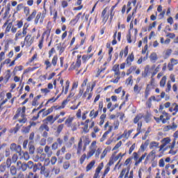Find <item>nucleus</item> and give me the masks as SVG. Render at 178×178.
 Wrapping results in <instances>:
<instances>
[{"instance_id":"obj_54","label":"nucleus","mask_w":178,"mask_h":178,"mask_svg":"<svg viewBox=\"0 0 178 178\" xmlns=\"http://www.w3.org/2000/svg\"><path fill=\"white\" fill-rule=\"evenodd\" d=\"M27 29H29V25H27V23H25L22 31L23 37L27 35Z\"/></svg>"},{"instance_id":"obj_46","label":"nucleus","mask_w":178,"mask_h":178,"mask_svg":"<svg viewBox=\"0 0 178 178\" xmlns=\"http://www.w3.org/2000/svg\"><path fill=\"white\" fill-rule=\"evenodd\" d=\"M137 13V8L134 9V11L131 14H129L127 17V22L130 23V20H131V18H134V14Z\"/></svg>"},{"instance_id":"obj_40","label":"nucleus","mask_w":178,"mask_h":178,"mask_svg":"<svg viewBox=\"0 0 178 178\" xmlns=\"http://www.w3.org/2000/svg\"><path fill=\"white\" fill-rule=\"evenodd\" d=\"M166 80H168V77L166 76H163L161 78V79L159 82V85L161 88H165V86H166Z\"/></svg>"},{"instance_id":"obj_15","label":"nucleus","mask_w":178,"mask_h":178,"mask_svg":"<svg viewBox=\"0 0 178 178\" xmlns=\"http://www.w3.org/2000/svg\"><path fill=\"white\" fill-rule=\"evenodd\" d=\"M44 130H45V131H44ZM39 131H40V133L44 131L42 136L47 138V137H48V131H49V127L47 124H42L39 127Z\"/></svg>"},{"instance_id":"obj_55","label":"nucleus","mask_w":178,"mask_h":178,"mask_svg":"<svg viewBox=\"0 0 178 178\" xmlns=\"http://www.w3.org/2000/svg\"><path fill=\"white\" fill-rule=\"evenodd\" d=\"M124 154H122V153H119L118 155L115 156V155H112L111 158L116 162L117 161H118L119 158H120V159H122L123 158Z\"/></svg>"},{"instance_id":"obj_18","label":"nucleus","mask_w":178,"mask_h":178,"mask_svg":"<svg viewBox=\"0 0 178 178\" xmlns=\"http://www.w3.org/2000/svg\"><path fill=\"white\" fill-rule=\"evenodd\" d=\"M108 10H109V7L106 6L102 12V22L105 24L109 19V15L106 14Z\"/></svg>"},{"instance_id":"obj_14","label":"nucleus","mask_w":178,"mask_h":178,"mask_svg":"<svg viewBox=\"0 0 178 178\" xmlns=\"http://www.w3.org/2000/svg\"><path fill=\"white\" fill-rule=\"evenodd\" d=\"M45 18V16H43L42 13L39 12L36 14L34 19V24H38L40 23V24H42L44 23V19Z\"/></svg>"},{"instance_id":"obj_1","label":"nucleus","mask_w":178,"mask_h":178,"mask_svg":"<svg viewBox=\"0 0 178 178\" xmlns=\"http://www.w3.org/2000/svg\"><path fill=\"white\" fill-rule=\"evenodd\" d=\"M91 143V139H90L89 136H82L79 138L77 147H76V154L80 155L81 151L83 152L87 149V146L90 145Z\"/></svg>"},{"instance_id":"obj_20","label":"nucleus","mask_w":178,"mask_h":178,"mask_svg":"<svg viewBox=\"0 0 178 178\" xmlns=\"http://www.w3.org/2000/svg\"><path fill=\"white\" fill-rule=\"evenodd\" d=\"M60 84L63 87L62 93L64 92V94L66 95V94H67V92L69 91V87H70V81L69 80H67L65 82V86H63V79H60Z\"/></svg>"},{"instance_id":"obj_17","label":"nucleus","mask_w":178,"mask_h":178,"mask_svg":"<svg viewBox=\"0 0 178 178\" xmlns=\"http://www.w3.org/2000/svg\"><path fill=\"white\" fill-rule=\"evenodd\" d=\"M10 149L11 151H15L20 156L23 155V152H22V146L17 145L16 143H12L10 145Z\"/></svg>"},{"instance_id":"obj_51","label":"nucleus","mask_w":178,"mask_h":178,"mask_svg":"<svg viewBox=\"0 0 178 178\" xmlns=\"http://www.w3.org/2000/svg\"><path fill=\"white\" fill-rule=\"evenodd\" d=\"M113 70L114 71L115 76H120V70H119V65H114L113 67Z\"/></svg>"},{"instance_id":"obj_16","label":"nucleus","mask_w":178,"mask_h":178,"mask_svg":"<svg viewBox=\"0 0 178 178\" xmlns=\"http://www.w3.org/2000/svg\"><path fill=\"white\" fill-rule=\"evenodd\" d=\"M155 158H156V151L155 149H153L146 156L144 162L145 165H147V163H148V161H149V159H151V161H155Z\"/></svg>"},{"instance_id":"obj_63","label":"nucleus","mask_w":178,"mask_h":178,"mask_svg":"<svg viewBox=\"0 0 178 178\" xmlns=\"http://www.w3.org/2000/svg\"><path fill=\"white\" fill-rule=\"evenodd\" d=\"M23 10L25 16L27 17L29 15H30V7L25 6L23 8Z\"/></svg>"},{"instance_id":"obj_9","label":"nucleus","mask_w":178,"mask_h":178,"mask_svg":"<svg viewBox=\"0 0 178 178\" xmlns=\"http://www.w3.org/2000/svg\"><path fill=\"white\" fill-rule=\"evenodd\" d=\"M170 118H172V116H170L169 113H166V111H163V115H160L159 118L154 117V120H156L157 123L161 121L163 124H165L168 120H170Z\"/></svg>"},{"instance_id":"obj_58","label":"nucleus","mask_w":178,"mask_h":178,"mask_svg":"<svg viewBox=\"0 0 178 178\" xmlns=\"http://www.w3.org/2000/svg\"><path fill=\"white\" fill-rule=\"evenodd\" d=\"M95 151H96V148L95 147L92 149L90 151H89L88 152L87 156H86L87 159H88L89 158H91V156H92L95 154Z\"/></svg>"},{"instance_id":"obj_28","label":"nucleus","mask_w":178,"mask_h":178,"mask_svg":"<svg viewBox=\"0 0 178 178\" xmlns=\"http://www.w3.org/2000/svg\"><path fill=\"white\" fill-rule=\"evenodd\" d=\"M106 65H108V63L105 62L103 66H102L100 69L97 70L95 77H99V76H101V73H104V72L106 70Z\"/></svg>"},{"instance_id":"obj_41","label":"nucleus","mask_w":178,"mask_h":178,"mask_svg":"<svg viewBox=\"0 0 178 178\" xmlns=\"http://www.w3.org/2000/svg\"><path fill=\"white\" fill-rule=\"evenodd\" d=\"M43 112H45V108L41 109L36 115H33L31 118V120H33V122H35V120H38V119H40V115H41V113H43Z\"/></svg>"},{"instance_id":"obj_39","label":"nucleus","mask_w":178,"mask_h":178,"mask_svg":"<svg viewBox=\"0 0 178 178\" xmlns=\"http://www.w3.org/2000/svg\"><path fill=\"white\" fill-rule=\"evenodd\" d=\"M65 152H66V146H63L60 149H58L56 155V156H60V155H65Z\"/></svg>"},{"instance_id":"obj_56","label":"nucleus","mask_w":178,"mask_h":178,"mask_svg":"<svg viewBox=\"0 0 178 178\" xmlns=\"http://www.w3.org/2000/svg\"><path fill=\"white\" fill-rule=\"evenodd\" d=\"M105 119H106V114H102L100 116L99 126H102L105 123Z\"/></svg>"},{"instance_id":"obj_26","label":"nucleus","mask_w":178,"mask_h":178,"mask_svg":"<svg viewBox=\"0 0 178 178\" xmlns=\"http://www.w3.org/2000/svg\"><path fill=\"white\" fill-rule=\"evenodd\" d=\"M35 16H37V10L34 9L32 10L31 13L29 14L26 17V22H33V20L35 19Z\"/></svg>"},{"instance_id":"obj_12","label":"nucleus","mask_w":178,"mask_h":178,"mask_svg":"<svg viewBox=\"0 0 178 178\" xmlns=\"http://www.w3.org/2000/svg\"><path fill=\"white\" fill-rule=\"evenodd\" d=\"M147 152H145L138 159V153L134 152L133 156H134V159L136 161L135 165L137 166V165H139V163H141L143 162V159H145V156H147Z\"/></svg>"},{"instance_id":"obj_36","label":"nucleus","mask_w":178,"mask_h":178,"mask_svg":"<svg viewBox=\"0 0 178 178\" xmlns=\"http://www.w3.org/2000/svg\"><path fill=\"white\" fill-rule=\"evenodd\" d=\"M95 166V160L91 161L86 168V172H90Z\"/></svg>"},{"instance_id":"obj_22","label":"nucleus","mask_w":178,"mask_h":178,"mask_svg":"<svg viewBox=\"0 0 178 178\" xmlns=\"http://www.w3.org/2000/svg\"><path fill=\"white\" fill-rule=\"evenodd\" d=\"M63 144V139H62L60 138H57V142H54L51 145V149L53 151H56V149H58L59 145H62Z\"/></svg>"},{"instance_id":"obj_35","label":"nucleus","mask_w":178,"mask_h":178,"mask_svg":"<svg viewBox=\"0 0 178 178\" xmlns=\"http://www.w3.org/2000/svg\"><path fill=\"white\" fill-rule=\"evenodd\" d=\"M44 152L48 158H51V156H52V154H54V152H52V149H51V147L49 145H46L44 147Z\"/></svg>"},{"instance_id":"obj_8","label":"nucleus","mask_w":178,"mask_h":178,"mask_svg":"<svg viewBox=\"0 0 178 178\" xmlns=\"http://www.w3.org/2000/svg\"><path fill=\"white\" fill-rule=\"evenodd\" d=\"M103 108H104V101L101 100L99 102L97 111H95V109H92L90 111L89 114L90 118H92L93 119H95L98 116L99 112H102Z\"/></svg>"},{"instance_id":"obj_38","label":"nucleus","mask_w":178,"mask_h":178,"mask_svg":"<svg viewBox=\"0 0 178 178\" xmlns=\"http://www.w3.org/2000/svg\"><path fill=\"white\" fill-rule=\"evenodd\" d=\"M47 158V154L45 153H42L40 156L39 157V161H40V162H44L47 163V164L49 163V159H46Z\"/></svg>"},{"instance_id":"obj_49","label":"nucleus","mask_w":178,"mask_h":178,"mask_svg":"<svg viewBox=\"0 0 178 178\" xmlns=\"http://www.w3.org/2000/svg\"><path fill=\"white\" fill-rule=\"evenodd\" d=\"M23 37H24V36H23L22 30H19L15 34V41H17V40H20V38H23Z\"/></svg>"},{"instance_id":"obj_11","label":"nucleus","mask_w":178,"mask_h":178,"mask_svg":"<svg viewBox=\"0 0 178 178\" xmlns=\"http://www.w3.org/2000/svg\"><path fill=\"white\" fill-rule=\"evenodd\" d=\"M21 116V118H25L26 116V106L19 107L17 109L16 114L14 115L13 119H17Z\"/></svg>"},{"instance_id":"obj_7","label":"nucleus","mask_w":178,"mask_h":178,"mask_svg":"<svg viewBox=\"0 0 178 178\" xmlns=\"http://www.w3.org/2000/svg\"><path fill=\"white\" fill-rule=\"evenodd\" d=\"M143 118H144V115L139 113L134 119V124L138 125V127L136 128V131L140 134H141V133L143 132V131L141 129L143 128V122H140V120H141V119H143Z\"/></svg>"},{"instance_id":"obj_57","label":"nucleus","mask_w":178,"mask_h":178,"mask_svg":"<svg viewBox=\"0 0 178 178\" xmlns=\"http://www.w3.org/2000/svg\"><path fill=\"white\" fill-rule=\"evenodd\" d=\"M126 38L128 44H131V42H133V41L131 40V31H128V33L126 35Z\"/></svg>"},{"instance_id":"obj_29","label":"nucleus","mask_w":178,"mask_h":178,"mask_svg":"<svg viewBox=\"0 0 178 178\" xmlns=\"http://www.w3.org/2000/svg\"><path fill=\"white\" fill-rule=\"evenodd\" d=\"M106 65H108V63L105 62L103 66H102L100 69L97 70L95 77H99V76H101V73H104V72L106 70Z\"/></svg>"},{"instance_id":"obj_25","label":"nucleus","mask_w":178,"mask_h":178,"mask_svg":"<svg viewBox=\"0 0 178 178\" xmlns=\"http://www.w3.org/2000/svg\"><path fill=\"white\" fill-rule=\"evenodd\" d=\"M134 61V53L131 52L127 58L125 63L127 66H131V63Z\"/></svg>"},{"instance_id":"obj_31","label":"nucleus","mask_w":178,"mask_h":178,"mask_svg":"<svg viewBox=\"0 0 178 178\" xmlns=\"http://www.w3.org/2000/svg\"><path fill=\"white\" fill-rule=\"evenodd\" d=\"M148 145H149V140H147L144 143L141 144L138 152H140V151H141V152H144V151L147 149Z\"/></svg>"},{"instance_id":"obj_4","label":"nucleus","mask_w":178,"mask_h":178,"mask_svg":"<svg viewBox=\"0 0 178 178\" xmlns=\"http://www.w3.org/2000/svg\"><path fill=\"white\" fill-rule=\"evenodd\" d=\"M159 72V68L157 67L154 69V72L152 73L151 76V81L149 84H147L146 86V88L145 90V99H148V97H149V92H151V88H149L150 86H153L155 83V76L156 74Z\"/></svg>"},{"instance_id":"obj_32","label":"nucleus","mask_w":178,"mask_h":178,"mask_svg":"<svg viewBox=\"0 0 178 178\" xmlns=\"http://www.w3.org/2000/svg\"><path fill=\"white\" fill-rule=\"evenodd\" d=\"M118 6V3H115V5L113 6L109 11V16H110V20H113V17L115 16V8Z\"/></svg>"},{"instance_id":"obj_61","label":"nucleus","mask_w":178,"mask_h":178,"mask_svg":"<svg viewBox=\"0 0 178 178\" xmlns=\"http://www.w3.org/2000/svg\"><path fill=\"white\" fill-rule=\"evenodd\" d=\"M10 172L13 176H15V175L17 173V169L16 168V167L13 165L10 167Z\"/></svg>"},{"instance_id":"obj_33","label":"nucleus","mask_w":178,"mask_h":178,"mask_svg":"<svg viewBox=\"0 0 178 178\" xmlns=\"http://www.w3.org/2000/svg\"><path fill=\"white\" fill-rule=\"evenodd\" d=\"M123 55L124 58L129 55V47L127 46L124 50H121L120 52V58L122 59L123 58Z\"/></svg>"},{"instance_id":"obj_21","label":"nucleus","mask_w":178,"mask_h":178,"mask_svg":"<svg viewBox=\"0 0 178 178\" xmlns=\"http://www.w3.org/2000/svg\"><path fill=\"white\" fill-rule=\"evenodd\" d=\"M47 33H49V34H51V29L49 31H46L42 33L41 38L39 40V42L38 45L39 49H42L44 47V39L45 38V34H47Z\"/></svg>"},{"instance_id":"obj_48","label":"nucleus","mask_w":178,"mask_h":178,"mask_svg":"<svg viewBox=\"0 0 178 178\" xmlns=\"http://www.w3.org/2000/svg\"><path fill=\"white\" fill-rule=\"evenodd\" d=\"M41 97V95H38V96L34 97L33 100L32 101V106H37V105H38V99H40Z\"/></svg>"},{"instance_id":"obj_59","label":"nucleus","mask_w":178,"mask_h":178,"mask_svg":"<svg viewBox=\"0 0 178 178\" xmlns=\"http://www.w3.org/2000/svg\"><path fill=\"white\" fill-rule=\"evenodd\" d=\"M152 99L155 100V96L150 97L146 102L147 108L151 107V102H152Z\"/></svg>"},{"instance_id":"obj_42","label":"nucleus","mask_w":178,"mask_h":178,"mask_svg":"<svg viewBox=\"0 0 178 178\" xmlns=\"http://www.w3.org/2000/svg\"><path fill=\"white\" fill-rule=\"evenodd\" d=\"M149 149H154V148H159V143L156 141H152L149 146Z\"/></svg>"},{"instance_id":"obj_13","label":"nucleus","mask_w":178,"mask_h":178,"mask_svg":"<svg viewBox=\"0 0 178 178\" xmlns=\"http://www.w3.org/2000/svg\"><path fill=\"white\" fill-rule=\"evenodd\" d=\"M33 42L34 38L31 37V34H27L24 38V44L22 45V48L24 47V44H26V47H31Z\"/></svg>"},{"instance_id":"obj_60","label":"nucleus","mask_w":178,"mask_h":178,"mask_svg":"<svg viewBox=\"0 0 178 178\" xmlns=\"http://www.w3.org/2000/svg\"><path fill=\"white\" fill-rule=\"evenodd\" d=\"M107 109H109V112H113L116 109L115 105L112 106V102L107 104Z\"/></svg>"},{"instance_id":"obj_23","label":"nucleus","mask_w":178,"mask_h":178,"mask_svg":"<svg viewBox=\"0 0 178 178\" xmlns=\"http://www.w3.org/2000/svg\"><path fill=\"white\" fill-rule=\"evenodd\" d=\"M154 70L155 65H152V67L149 66V65H146L145 67L144 72L143 73V77H147L151 73V72H152V70Z\"/></svg>"},{"instance_id":"obj_52","label":"nucleus","mask_w":178,"mask_h":178,"mask_svg":"<svg viewBox=\"0 0 178 178\" xmlns=\"http://www.w3.org/2000/svg\"><path fill=\"white\" fill-rule=\"evenodd\" d=\"M102 169H104V163H101L97 168H96L95 172L97 175H99V173H101V170H102Z\"/></svg>"},{"instance_id":"obj_45","label":"nucleus","mask_w":178,"mask_h":178,"mask_svg":"<svg viewBox=\"0 0 178 178\" xmlns=\"http://www.w3.org/2000/svg\"><path fill=\"white\" fill-rule=\"evenodd\" d=\"M73 120H74V118L73 117H69L65 122V124L67 125L68 127H72V123H73Z\"/></svg>"},{"instance_id":"obj_19","label":"nucleus","mask_w":178,"mask_h":178,"mask_svg":"<svg viewBox=\"0 0 178 178\" xmlns=\"http://www.w3.org/2000/svg\"><path fill=\"white\" fill-rule=\"evenodd\" d=\"M170 141L172 140L170 137L164 138L161 140V145L159 146V152H161V151H163V149L167 146L168 144L170 143Z\"/></svg>"},{"instance_id":"obj_2","label":"nucleus","mask_w":178,"mask_h":178,"mask_svg":"<svg viewBox=\"0 0 178 178\" xmlns=\"http://www.w3.org/2000/svg\"><path fill=\"white\" fill-rule=\"evenodd\" d=\"M16 24L15 26H13V23L10 22L9 23V20H7L3 25L2 29H5L6 28V33H9V31H10L13 33V34H15L16 33H17V29H22L23 27V20H17L16 22Z\"/></svg>"},{"instance_id":"obj_50","label":"nucleus","mask_w":178,"mask_h":178,"mask_svg":"<svg viewBox=\"0 0 178 178\" xmlns=\"http://www.w3.org/2000/svg\"><path fill=\"white\" fill-rule=\"evenodd\" d=\"M125 84L127 86H133V76L132 75L129 76L125 81Z\"/></svg>"},{"instance_id":"obj_37","label":"nucleus","mask_w":178,"mask_h":178,"mask_svg":"<svg viewBox=\"0 0 178 178\" xmlns=\"http://www.w3.org/2000/svg\"><path fill=\"white\" fill-rule=\"evenodd\" d=\"M172 52H173L172 49H168L167 50L164 51L163 53L164 59L169 58V57L172 55Z\"/></svg>"},{"instance_id":"obj_34","label":"nucleus","mask_w":178,"mask_h":178,"mask_svg":"<svg viewBox=\"0 0 178 178\" xmlns=\"http://www.w3.org/2000/svg\"><path fill=\"white\" fill-rule=\"evenodd\" d=\"M149 60L152 63H156L158 60V54L155 52H152L149 56Z\"/></svg>"},{"instance_id":"obj_3","label":"nucleus","mask_w":178,"mask_h":178,"mask_svg":"<svg viewBox=\"0 0 178 178\" xmlns=\"http://www.w3.org/2000/svg\"><path fill=\"white\" fill-rule=\"evenodd\" d=\"M81 58L83 63H87V61L90 60L88 55L85 54L81 56V55L78 54L76 63L73 62L70 67V70H75V69H79L81 66Z\"/></svg>"},{"instance_id":"obj_64","label":"nucleus","mask_w":178,"mask_h":178,"mask_svg":"<svg viewBox=\"0 0 178 178\" xmlns=\"http://www.w3.org/2000/svg\"><path fill=\"white\" fill-rule=\"evenodd\" d=\"M57 63H58V56L55 55L54 56L51 60V65H53L55 67L56 66Z\"/></svg>"},{"instance_id":"obj_30","label":"nucleus","mask_w":178,"mask_h":178,"mask_svg":"<svg viewBox=\"0 0 178 178\" xmlns=\"http://www.w3.org/2000/svg\"><path fill=\"white\" fill-rule=\"evenodd\" d=\"M43 123H45L44 124L47 125L48 123H50V124H54L55 123L54 121V115L47 116L44 120H43Z\"/></svg>"},{"instance_id":"obj_6","label":"nucleus","mask_w":178,"mask_h":178,"mask_svg":"<svg viewBox=\"0 0 178 178\" xmlns=\"http://www.w3.org/2000/svg\"><path fill=\"white\" fill-rule=\"evenodd\" d=\"M96 84L95 82H94L92 85L88 84L86 87V90L84 92V88H80L79 91V97H83V98H86V97H87V94H88V92H92V91H94V88L95 87Z\"/></svg>"},{"instance_id":"obj_53","label":"nucleus","mask_w":178,"mask_h":178,"mask_svg":"<svg viewBox=\"0 0 178 178\" xmlns=\"http://www.w3.org/2000/svg\"><path fill=\"white\" fill-rule=\"evenodd\" d=\"M53 110H52V108H48L47 111H45L44 112H43L42 113V118H45L47 116H48V115H51V113H52Z\"/></svg>"},{"instance_id":"obj_62","label":"nucleus","mask_w":178,"mask_h":178,"mask_svg":"<svg viewBox=\"0 0 178 178\" xmlns=\"http://www.w3.org/2000/svg\"><path fill=\"white\" fill-rule=\"evenodd\" d=\"M172 106H174V113H172V116H175L178 112V104L177 103H173Z\"/></svg>"},{"instance_id":"obj_24","label":"nucleus","mask_w":178,"mask_h":178,"mask_svg":"<svg viewBox=\"0 0 178 178\" xmlns=\"http://www.w3.org/2000/svg\"><path fill=\"white\" fill-rule=\"evenodd\" d=\"M115 161L112 159V157L110 158V160L108 163H107V166L106 167V169L104 170V176H106L108 173H109V170H111V166L115 163Z\"/></svg>"},{"instance_id":"obj_47","label":"nucleus","mask_w":178,"mask_h":178,"mask_svg":"<svg viewBox=\"0 0 178 178\" xmlns=\"http://www.w3.org/2000/svg\"><path fill=\"white\" fill-rule=\"evenodd\" d=\"M137 70V66L134 65V66H131L129 69L127 70V76H130V74H131V73H133V72Z\"/></svg>"},{"instance_id":"obj_43","label":"nucleus","mask_w":178,"mask_h":178,"mask_svg":"<svg viewBox=\"0 0 178 178\" xmlns=\"http://www.w3.org/2000/svg\"><path fill=\"white\" fill-rule=\"evenodd\" d=\"M12 77V74H10V70H7V73L4 76V83L6 84Z\"/></svg>"},{"instance_id":"obj_5","label":"nucleus","mask_w":178,"mask_h":178,"mask_svg":"<svg viewBox=\"0 0 178 178\" xmlns=\"http://www.w3.org/2000/svg\"><path fill=\"white\" fill-rule=\"evenodd\" d=\"M134 178V171H130V165L127 168H123L120 173L118 178Z\"/></svg>"},{"instance_id":"obj_10","label":"nucleus","mask_w":178,"mask_h":178,"mask_svg":"<svg viewBox=\"0 0 178 178\" xmlns=\"http://www.w3.org/2000/svg\"><path fill=\"white\" fill-rule=\"evenodd\" d=\"M170 81H168L165 88V92H170L172 90V83H176V76L173 74L170 75Z\"/></svg>"},{"instance_id":"obj_27","label":"nucleus","mask_w":178,"mask_h":178,"mask_svg":"<svg viewBox=\"0 0 178 178\" xmlns=\"http://www.w3.org/2000/svg\"><path fill=\"white\" fill-rule=\"evenodd\" d=\"M82 13H79L74 19H72L70 22V26H74L75 24H77V23H79V21L80 20V16H81Z\"/></svg>"},{"instance_id":"obj_44","label":"nucleus","mask_w":178,"mask_h":178,"mask_svg":"<svg viewBox=\"0 0 178 178\" xmlns=\"http://www.w3.org/2000/svg\"><path fill=\"white\" fill-rule=\"evenodd\" d=\"M22 126H23V124L20 125L19 124H17L15 127L10 129V133H14V134H16V133H17L20 130Z\"/></svg>"}]
</instances>
